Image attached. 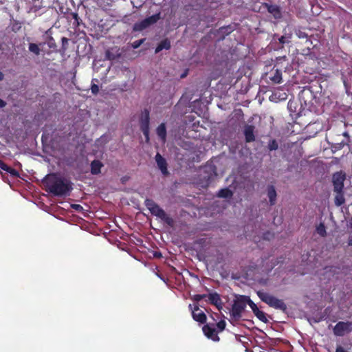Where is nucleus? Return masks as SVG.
Listing matches in <instances>:
<instances>
[{
  "label": "nucleus",
  "mask_w": 352,
  "mask_h": 352,
  "mask_svg": "<svg viewBox=\"0 0 352 352\" xmlns=\"http://www.w3.org/2000/svg\"><path fill=\"white\" fill-rule=\"evenodd\" d=\"M309 299H310L311 300H315V298H314V296H311V297H308L307 296H304V302H305L309 303Z\"/></svg>",
  "instance_id": "44"
},
{
  "label": "nucleus",
  "mask_w": 352,
  "mask_h": 352,
  "mask_svg": "<svg viewBox=\"0 0 352 352\" xmlns=\"http://www.w3.org/2000/svg\"><path fill=\"white\" fill-rule=\"evenodd\" d=\"M186 74H187V72L184 73L183 74H182L181 78H184V77H186Z\"/></svg>",
  "instance_id": "52"
},
{
  "label": "nucleus",
  "mask_w": 352,
  "mask_h": 352,
  "mask_svg": "<svg viewBox=\"0 0 352 352\" xmlns=\"http://www.w3.org/2000/svg\"><path fill=\"white\" fill-rule=\"evenodd\" d=\"M72 208L77 212H81L83 210V207L80 204H72Z\"/></svg>",
  "instance_id": "40"
},
{
  "label": "nucleus",
  "mask_w": 352,
  "mask_h": 352,
  "mask_svg": "<svg viewBox=\"0 0 352 352\" xmlns=\"http://www.w3.org/2000/svg\"><path fill=\"white\" fill-rule=\"evenodd\" d=\"M160 12H158L157 14H155L151 16L146 17L144 19V23H146L147 26L149 27L150 25L155 24L160 19Z\"/></svg>",
  "instance_id": "21"
},
{
  "label": "nucleus",
  "mask_w": 352,
  "mask_h": 352,
  "mask_svg": "<svg viewBox=\"0 0 352 352\" xmlns=\"http://www.w3.org/2000/svg\"><path fill=\"white\" fill-rule=\"evenodd\" d=\"M67 19L72 22L73 27L75 28H79L80 24L82 23V21L77 12H72L68 13Z\"/></svg>",
  "instance_id": "14"
},
{
  "label": "nucleus",
  "mask_w": 352,
  "mask_h": 352,
  "mask_svg": "<svg viewBox=\"0 0 352 352\" xmlns=\"http://www.w3.org/2000/svg\"><path fill=\"white\" fill-rule=\"evenodd\" d=\"M8 165H7L4 162L0 160V168L4 171H6L8 168Z\"/></svg>",
  "instance_id": "41"
},
{
  "label": "nucleus",
  "mask_w": 352,
  "mask_h": 352,
  "mask_svg": "<svg viewBox=\"0 0 352 352\" xmlns=\"http://www.w3.org/2000/svg\"><path fill=\"white\" fill-rule=\"evenodd\" d=\"M345 145H349V141L348 142H344V141H342L340 142H338V143H336L334 145V148L337 150H340L342 149Z\"/></svg>",
  "instance_id": "36"
},
{
  "label": "nucleus",
  "mask_w": 352,
  "mask_h": 352,
  "mask_svg": "<svg viewBox=\"0 0 352 352\" xmlns=\"http://www.w3.org/2000/svg\"><path fill=\"white\" fill-rule=\"evenodd\" d=\"M296 34L299 38H308V34L302 30L296 31Z\"/></svg>",
  "instance_id": "37"
},
{
  "label": "nucleus",
  "mask_w": 352,
  "mask_h": 352,
  "mask_svg": "<svg viewBox=\"0 0 352 352\" xmlns=\"http://www.w3.org/2000/svg\"><path fill=\"white\" fill-rule=\"evenodd\" d=\"M342 135H343V136H344V137L347 138L348 139H349V133L346 131L344 132Z\"/></svg>",
  "instance_id": "49"
},
{
  "label": "nucleus",
  "mask_w": 352,
  "mask_h": 352,
  "mask_svg": "<svg viewBox=\"0 0 352 352\" xmlns=\"http://www.w3.org/2000/svg\"><path fill=\"white\" fill-rule=\"evenodd\" d=\"M246 296H239L234 301L232 305L230 317L232 320L238 321L241 317L242 312L246 307Z\"/></svg>",
  "instance_id": "5"
},
{
  "label": "nucleus",
  "mask_w": 352,
  "mask_h": 352,
  "mask_svg": "<svg viewBox=\"0 0 352 352\" xmlns=\"http://www.w3.org/2000/svg\"><path fill=\"white\" fill-rule=\"evenodd\" d=\"M47 45L50 48H55L56 47V43L53 37L50 36L47 41Z\"/></svg>",
  "instance_id": "38"
},
{
  "label": "nucleus",
  "mask_w": 352,
  "mask_h": 352,
  "mask_svg": "<svg viewBox=\"0 0 352 352\" xmlns=\"http://www.w3.org/2000/svg\"><path fill=\"white\" fill-rule=\"evenodd\" d=\"M91 93L94 95H96L99 92V87L96 84H91Z\"/></svg>",
  "instance_id": "39"
},
{
  "label": "nucleus",
  "mask_w": 352,
  "mask_h": 352,
  "mask_svg": "<svg viewBox=\"0 0 352 352\" xmlns=\"http://www.w3.org/2000/svg\"><path fill=\"white\" fill-rule=\"evenodd\" d=\"M47 191L55 196H63L72 190V184L56 174L47 175L43 179Z\"/></svg>",
  "instance_id": "2"
},
{
  "label": "nucleus",
  "mask_w": 352,
  "mask_h": 352,
  "mask_svg": "<svg viewBox=\"0 0 352 352\" xmlns=\"http://www.w3.org/2000/svg\"><path fill=\"white\" fill-rule=\"evenodd\" d=\"M257 296L261 300L266 303L271 307L279 309L283 312H286L287 309V305L283 300L277 298L274 293L267 287H262L256 291Z\"/></svg>",
  "instance_id": "3"
},
{
  "label": "nucleus",
  "mask_w": 352,
  "mask_h": 352,
  "mask_svg": "<svg viewBox=\"0 0 352 352\" xmlns=\"http://www.w3.org/2000/svg\"><path fill=\"white\" fill-rule=\"evenodd\" d=\"M91 173L92 175H98L101 172L102 163L98 160H94L91 162Z\"/></svg>",
  "instance_id": "16"
},
{
  "label": "nucleus",
  "mask_w": 352,
  "mask_h": 352,
  "mask_svg": "<svg viewBox=\"0 0 352 352\" xmlns=\"http://www.w3.org/2000/svg\"><path fill=\"white\" fill-rule=\"evenodd\" d=\"M316 232L317 233L322 236L324 237L327 236V231L325 226L323 223H320L317 227H316Z\"/></svg>",
  "instance_id": "28"
},
{
  "label": "nucleus",
  "mask_w": 352,
  "mask_h": 352,
  "mask_svg": "<svg viewBox=\"0 0 352 352\" xmlns=\"http://www.w3.org/2000/svg\"><path fill=\"white\" fill-rule=\"evenodd\" d=\"M336 352H346V351L342 346H338V347L336 348Z\"/></svg>",
  "instance_id": "46"
},
{
  "label": "nucleus",
  "mask_w": 352,
  "mask_h": 352,
  "mask_svg": "<svg viewBox=\"0 0 352 352\" xmlns=\"http://www.w3.org/2000/svg\"><path fill=\"white\" fill-rule=\"evenodd\" d=\"M267 195L269 198L270 206H274L276 202L277 193L273 185H268L267 187Z\"/></svg>",
  "instance_id": "13"
},
{
  "label": "nucleus",
  "mask_w": 352,
  "mask_h": 352,
  "mask_svg": "<svg viewBox=\"0 0 352 352\" xmlns=\"http://www.w3.org/2000/svg\"><path fill=\"white\" fill-rule=\"evenodd\" d=\"M346 179L344 173L340 171L333 174L332 182L334 192H340L344 189V182Z\"/></svg>",
  "instance_id": "8"
},
{
  "label": "nucleus",
  "mask_w": 352,
  "mask_h": 352,
  "mask_svg": "<svg viewBox=\"0 0 352 352\" xmlns=\"http://www.w3.org/2000/svg\"><path fill=\"white\" fill-rule=\"evenodd\" d=\"M233 195V192L228 188H221L219 190L217 196L219 198H231Z\"/></svg>",
  "instance_id": "20"
},
{
  "label": "nucleus",
  "mask_w": 352,
  "mask_h": 352,
  "mask_svg": "<svg viewBox=\"0 0 352 352\" xmlns=\"http://www.w3.org/2000/svg\"><path fill=\"white\" fill-rule=\"evenodd\" d=\"M278 40L280 44H285L286 43V38L284 36H282Z\"/></svg>",
  "instance_id": "45"
},
{
  "label": "nucleus",
  "mask_w": 352,
  "mask_h": 352,
  "mask_svg": "<svg viewBox=\"0 0 352 352\" xmlns=\"http://www.w3.org/2000/svg\"><path fill=\"white\" fill-rule=\"evenodd\" d=\"M7 103L6 101L0 98V108H3L6 106Z\"/></svg>",
  "instance_id": "48"
},
{
  "label": "nucleus",
  "mask_w": 352,
  "mask_h": 352,
  "mask_svg": "<svg viewBox=\"0 0 352 352\" xmlns=\"http://www.w3.org/2000/svg\"><path fill=\"white\" fill-rule=\"evenodd\" d=\"M234 29L232 26H223L219 29V32L223 35V38H224L225 36L229 35L231 32H232Z\"/></svg>",
  "instance_id": "27"
},
{
  "label": "nucleus",
  "mask_w": 352,
  "mask_h": 352,
  "mask_svg": "<svg viewBox=\"0 0 352 352\" xmlns=\"http://www.w3.org/2000/svg\"><path fill=\"white\" fill-rule=\"evenodd\" d=\"M145 41V38H142L140 40L135 41L132 44V47L134 49L138 48Z\"/></svg>",
  "instance_id": "34"
},
{
  "label": "nucleus",
  "mask_w": 352,
  "mask_h": 352,
  "mask_svg": "<svg viewBox=\"0 0 352 352\" xmlns=\"http://www.w3.org/2000/svg\"><path fill=\"white\" fill-rule=\"evenodd\" d=\"M156 133L159 138L165 142L166 140V127L164 123H161L156 129Z\"/></svg>",
  "instance_id": "18"
},
{
  "label": "nucleus",
  "mask_w": 352,
  "mask_h": 352,
  "mask_svg": "<svg viewBox=\"0 0 352 352\" xmlns=\"http://www.w3.org/2000/svg\"><path fill=\"white\" fill-rule=\"evenodd\" d=\"M106 55L109 60H114L116 58V56L110 53L109 51L106 52Z\"/></svg>",
  "instance_id": "43"
},
{
  "label": "nucleus",
  "mask_w": 352,
  "mask_h": 352,
  "mask_svg": "<svg viewBox=\"0 0 352 352\" xmlns=\"http://www.w3.org/2000/svg\"><path fill=\"white\" fill-rule=\"evenodd\" d=\"M202 330L205 336L208 338H210L214 341H218L219 340V338L217 336L215 329L212 327L209 324L204 325L202 328Z\"/></svg>",
  "instance_id": "12"
},
{
  "label": "nucleus",
  "mask_w": 352,
  "mask_h": 352,
  "mask_svg": "<svg viewBox=\"0 0 352 352\" xmlns=\"http://www.w3.org/2000/svg\"><path fill=\"white\" fill-rule=\"evenodd\" d=\"M254 129L255 126L252 124H246L244 126L243 134L245 136V140L248 143L252 142L255 141V135H254Z\"/></svg>",
  "instance_id": "10"
},
{
  "label": "nucleus",
  "mask_w": 352,
  "mask_h": 352,
  "mask_svg": "<svg viewBox=\"0 0 352 352\" xmlns=\"http://www.w3.org/2000/svg\"><path fill=\"white\" fill-rule=\"evenodd\" d=\"M268 149L270 151H275L278 148V144L276 140H271L268 143Z\"/></svg>",
  "instance_id": "29"
},
{
  "label": "nucleus",
  "mask_w": 352,
  "mask_h": 352,
  "mask_svg": "<svg viewBox=\"0 0 352 352\" xmlns=\"http://www.w3.org/2000/svg\"><path fill=\"white\" fill-rule=\"evenodd\" d=\"M155 161L162 174L164 175H168V171L167 169V162L165 158H164L159 153H157L155 155Z\"/></svg>",
  "instance_id": "11"
},
{
  "label": "nucleus",
  "mask_w": 352,
  "mask_h": 352,
  "mask_svg": "<svg viewBox=\"0 0 352 352\" xmlns=\"http://www.w3.org/2000/svg\"><path fill=\"white\" fill-rule=\"evenodd\" d=\"M170 42L168 38H165L162 40L157 46L155 48V52L156 54L161 52L162 50H169L170 48Z\"/></svg>",
  "instance_id": "19"
},
{
  "label": "nucleus",
  "mask_w": 352,
  "mask_h": 352,
  "mask_svg": "<svg viewBox=\"0 0 352 352\" xmlns=\"http://www.w3.org/2000/svg\"><path fill=\"white\" fill-rule=\"evenodd\" d=\"M246 302V305H248L250 307L252 311H254V310H256L258 308L257 305L248 296H246V302Z\"/></svg>",
  "instance_id": "32"
},
{
  "label": "nucleus",
  "mask_w": 352,
  "mask_h": 352,
  "mask_svg": "<svg viewBox=\"0 0 352 352\" xmlns=\"http://www.w3.org/2000/svg\"><path fill=\"white\" fill-rule=\"evenodd\" d=\"M3 77H4L3 74L1 72H0V81L3 79Z\"/></svg>",
  "instance_id": "51"
},
{
  "label": "nucleus",
  "mask_w": 352,
  "mask_h": 352,
  "mask_svg": "<svg viewBox=\"0 0 352 352\" xmlns=\"http://www.w3.org/2000/svg\"><path fill=\"white\" fill-rule=\"evenodd\" d=\"M148 26L146 23H144V20L135 23L133 25V30L135 32H140L144 30V29L147 28Z\"/></svg>",
  "instance_id": "26"
},
{
  "label": "nucleus",
  "mask_w": 352,
  "mask_h": 352,
  "mask_svg": "<svg viewBox=\"0 0 352 352\" xmlns=\"http://www.w3.org/2000/svg\"><path fill=\"white\" fill-rule=\"evenodd\" d=\"M140 130L143 133L146 142H149V131H150V111L147 109H144L140 115Z\"/></svg>",
  "instance_id": "6"
},
{
  "label": "nucleus",
  "mask_w": 352,
  "mask_h": 352,
  "mask_svg": "<svg viewBox=\"0 0 352 352\" xmlns=\"http://www.w3.org/2000/svg\"><path fill=\"white\" fill-rule=\"evenodd\" d=\"M267 11L272 14L275 18H278L280 15V11L276 5H268L267 4Z\"/></svg>",
  "instance_id": "24"
},
{
  "label": "nucleus",
  "mask_w": 352,
  "mask_h": 352,
  "mask_svg": "<svg viewBox=\"0 0 352 352\" xmlns=\"http://www.w3.org/2000/svg\"><path fill=\"white\" fill-rule=\"evenodd\" d=\"M207 296H208L207 294H195L192 297V299L194 301L199 302V301L201 300L202 299L207 298Z\"/></svg>",
  "instance_id": "33"
},
{
  "label": "nucleus",
  "mask_w": 352,
  "mask_h": 352,
  "mask_svg": "<svg viewBox=\"0 0 352 352\" xmlns=\"http://www.w3.org/2000/svg\"><path fill=\"white\" fill-rule=\"evenodd\" d=\"M352 331V322H338L333 329V334L336 336H344L346 333Z\"/></svg>",
  "instance_id": "7"
},
{
  "label": "nucleus",
  "mask_w": 352,
  "mask_h": 352,
  "mask_svg": "<svg viewBox=\"0 0 352 352\" xmlns=\"http://www.w3.org/2000/svg\"><path fill=\"white\" fill-rule=\"evenodd\" d=\"M8 165H7L4 162L0 160V168L4 171H6L8 168Z\"/></svg>",
  "instance_id": "42"
},
{
  "label": "nucleus",
  "mask_w": 352,
  "mask_h": 352,
  "mask_svg": "<svg viewBox=\"0 0 352 352\" xmlns=\"http://www.w3.org/2000/svg\"><path fill=\"white\" fill-rule=\"evenodd\" d=\"M336 193L334 199L335 205L337 206H341L345 203V198L344 196V191L335 192Z\"/></svg>",
  "instance_id": "23"
},
{
  "label": "nucleus",
  "mask_w": 352,
  "mask_h": 352,
  "mask_svg": "<svg viewBox=\"0 0 352 352\" xmlns=\"http://www.w3.org/2000/svg\"><path fill=\"white\" fill-rule=\"evenodd\" d=\"M188 307L191 310L192 317L195 321L201 324L206 323L207 320L206 315L202 311H200L199 313L196 312L199 310V305L197 304H195L194 307H192V305L190 304Z\"/></svg>",
  "instance_id": "9"
},
{
  "label": "nucleus",
  "mask_w": 352,
  "mask_h": 352,
  "mask_svg": "<svg viewBox=\"0 0 352 352\" xmlns=\"http://www.w3.org/2000/svg\"><path fill=\"white\" fill-rule=\"evenodd\" d=\"M144 204L152 215L157 217L169 226H173L174 220L153 199L146 198Z\"/></svg>",
  "instance_id": "4"
},
{
  "label": "nucleus",
  "mask_w": 352,
  "mask_h": 352,
  "mask_svg": "<svg viewBox=\"0 0 352 352\" xmlns=\"http://www.w3.org/2000/svg\"><path fill=\"white\" fill-rule=\"evenodd\" d=\"M160 12H158L157 14H155L151 16L146 17L144 19V23H146L147 26L149 27L150 25L155 24L160 19Z\"/></svg>",
  "instance_id": "22"
},
{
  "label": "nucleus",
  "mask_w": 352,
  "mask_h": 352,
  "mask_svg": "<svg viewBox=\"0 0 352 352\" xmlns=\"http://www.w3.org/2000/svg\"><path fill=\"white\" fill-rule=\"evenodd\" d=\"M280 260H276L273 262H269V258H262L261 263L259 266L251 265L249 266L248 270L243 273L242 275L237 274H232V278L240 280L241 283L250 286L252 283H248L249 280H254L252 284L266 285L267 280V274L272 270L279 263L283 262L282 258Z\"/></svg>",
  "instance_id": "1"
},
{
  "label": "nucleus",
  "mask_w": 352,
  "mask_h": 352,
  "mask_svg": "<svg viewBox=\"0 0 352 352\" xmlns=\"http://www.w3.org/2000/svg\"><path fill=\"white\" fill-rule=\"evenodd\" d=\"M254 314L256 316V318L263 322H267V319L266 318L265 314L261 311L258 308L253 311Z\"/></svg>",
  "instance_id": "25"
},
{
  "label": "nucleus",
  "mask_w": 352,
  "mask_h": 352,
  "mask_svg": "<svg viewBox=\"0 0 352 352\" xmlns=\"http://www.w3.org/2000/svg\"><path fill=\"white\" fill-rule=\"evenodd\" d=\"M349 245H352V239H350V240L349 241Z\"/></svg>",
  "instance_id": "53"
},
{
  "label": "nucleus",
  "mask_w": 352,
  "mask_h": 352,
  "mask_svg": "<svg viewBox=\"0 0 352 352\" xmlns=\"http://www.w3.org/2000/svg\"><path fill=\"white\" fill-rule=\"evenodd\" d=\"M350 226H351V227L352 228V217H351V220H350Z\"/></svg>",
  "instance_id": "54"
},
{
  "label": "nucleus",
  "mask_w": 352,
  "mask_h": 352,
  "mask_svg": "<svg viewBox=\"0 0 352 352\" xmlns=\"http://www.w3.org/2000/svg\"><path fill=\"white\" fill-rule=\"evenodd\" d=\"M6 172L10 173V176L13 178H17L20 177L19 173L16 170L10 166H8V168Z\"/></svg>",
  "instance_id": "31"
},
{
  "label": "nucleus",
  "mask_w": 352,
  "mask_h": 352,
  "mask_svg": "<svg viewBox=\"0 0 352 352\" xmlns=\"http://www.w3.org/2000/svg\"><path fill=\"white\" fill-rule=\"evenodd\" d=\"M154 255H155V257H160V256H162V254H161L160 252H155Z\"/></svg>",
  "instance_id": "50"
},
{
  "label": "nucleus",
  "mask_w": 352,
  "mask_h": 352,
  "mask_svg": "<svg viewBox=\"0 0 352 352\" xmlns=\"http://www.w3.org/2000/svg\"><path fill=\"white\" fill-rule=\"evenodd\" d=\"M270 79L276 84H280L282 82V72L278 69H273L271 73Z\"/></svg>",
  "instance_id": "17"
},
{
  "label": "nucleus",
  "mask_w": 352,
  "mask_h": 352,
  "mask_svg": "<svg viewBox=\"0 0 352 352\" xmlns=\"http://www.w3.org/2000/svg\"><path fill=\"white\" fill-rule=\"evenodd\" d=\"M216 325L219 331H222L225 329L226 324L225 320H221L219 322H218Z\"/></svg>",
  "instance_id": "35"
},
{
  "label": "nucleus",
  "mask_w": 352,
  "mask_h": 352,
  "mask_svg": "<svg viewBox=\"0 0 352 352\" xmlns=\"http://www.w3.org/2000/svg\"><path fill=\"white\" fill-rule=\"evenodd\" d=\"M29 50L35 54L36 55H38L40 54V49L38 45L35 43H30L29 45Z\"/></svg>",
  "instance_id": "30"
},
{
  "label": "nucleus",
  "mask_w": 352,
  "mask_h": 352,
  "mask_svg": "<svg viewBox=\"0 0 352 352\" xmlns=\"http://www.w3.org/2000/svg\"><path fill=\"white\" fill-rule=\"evenodd\" d=\"M61 41H62L63 45L64 46L65 45H67L68 44L69 40L66 37H63L62 39H61Z\"/></svg>",
  "instance_id": "47"
},
{
  "label": "nucleus",
  "mask_w": 352,
  "mask_h": 352,
  "mask_svg": "<svg viewBox=\"0 0 352 352\" xmlns=\"http://www.w3.org/2000/svg\"><path fill=\"white\" fill-rule=\"evenodd\" d=\"M207 297L212 305H215L219 309L221 308L222 302L218 294H210Z\"/></svg>",
  "instance_id": "15"
}]
</instances>
